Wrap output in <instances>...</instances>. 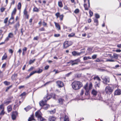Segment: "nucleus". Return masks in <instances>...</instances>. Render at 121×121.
Masks as SVG:
<instances>
[{"label":"nucleus","mask_w":121,"mask_h":121,"mask_svg":"<svg viewBox=\"0 0 121 121\" xmlns=\"http://www.w3.org/2000/svg\"><path fill=\"white\" fill-rule=\"evenodd\" d=\"M54 23L55 24L56 27L58 29V30H60L61 29V27L59 24L56 22H54Z\"/></svg>","instance_id":"4be33fe9"},{"label":"nucleus","mask_w":121,"mask_h":121,"mask_svg":"<svg viewBox=\"0 0 121 121\" xmlns=\"http://www.w3.org/2000/svg\"><path fill=\"white\" fill-rule=\"evenodd\" d=\"M17 11L16 8H14L12 12L11 17L9 21L8 25H11L14 23L13 20L14 19V16L16 14Z\"/></svg>","instance_id":"f03ea898"},{"label":"nucleus","mask_w":121,"mask_h":121,"mask_svg":"<svg viewBox=\"0 0 121 121\" xmlns=\"http://www.w3.org/2000/svg\"><path fill=\"white\" fill-rule=\"evenodd\" d=\"M58 5L60 8H61L63 7V4L61 1H59L58 2Z\"/></svg>","instance_id":"473e14b6"},{"label":"nucleus","mask_w":121,"mask_h":121,"mask_svg":"<svg viewBox=\"0 0 121 121\" xmlns=\"http://www.w3.org/2000/svg\"><path fill=\"white\" fill-rule=\"evenodd\" d=\"M94 80H99L101 81V80L99 77L98 75L95 76L93 78Z\"/></svg>","instance_id":"cd10ccee"},{"label":"nucleus","mask_w":121,"mask_h":121,"mask_svg":"<svg viewBox=\"0 0 121 121\" xmlns=\"http://www.w3.org/2000/svg\"><path fill=\"white\" fill-rule=\"evenodd\" d=\"M89 13L90 17H92L93 15V13L91 10H90L89 11Z\"/></svg>","instance_id":"6e6d98bb"},{"label":"nucleus","mask_w":121,"mask_h":121,"mask_svg":"<svg viewBox=\"0 0 121 121\" xmlns=\"http://www.w3.org/2000/svg\"><path fill=\"white\" fill-rule=\"evenodd\" d=\"M88 85V82H87L83 87V88L85 89V91L89 90Z\"/></svg>","instance_id":"a878e982"},{"label":"nucleus","mask_w":121,"mask_h":121,"mask_svg":"<svg viewBox=\"0 0 121 121\" xmlns=\"http://www.w3.org/2000/svg\"><path fill=\"white\" fill-rule=\"evenodd\" d=\"M97 93V92L94 90H93L92 92V94L94 96H96Z\"/></svg>","instance_id":"e433bc0d"},{"label":"nucleus","mask_w":121,"mask_h":121,"mask_svg":"<svg viewBox=\"0 0 121 121\" xmlns=\"http://www.w3.org/2000/svg\"><path fill=\"white\" fill-rule=\"evenodd\" d=\"M5 9V8H4V7H2L0 9L1 12L3 13Z\"/></svg>","instance_id":"864d4df0"},{"label":"nucleus","mask_w":121,"mask_h":121,"mask_svg":"<svg viewBox=\"0 0 121 121\" xmlns=\"http://www.w3.org/2000/svg\"><path fill=\"white\" fill-rule=\"evenodd\" d=\"M88 6L87 5V4L86 3H84L83 5L84 7L85 10H88V8L90 7V0H88Z\"/></svg>","instance_id":"f8f14e48"},{"label":"nucleus","mask_w":121,"mask_h":121,"mask_svg":"<svg viewBox=\"0 0 121 121\" xmlns=\"http://www.w3.org/2000/svg\"><path fill=\"white\" fill-rule=\"evenodd\" d=\"M4 84L6 86H8L10 84V82L6 81L3 82Z\"/></svg>","instance_id":"4c0bfd02"},{"label":"nucleus","mask_w":121,"mask_h":121,"mask_svg":"<svg viewBox=\"0 0 121 121\" xmlns=\"http://www.w3.org/2000/svg\"><path fill=\"white\" fill-rule=\"evenodd\" d=\"M47 101H44V100H42L39 102V104L40 106L41 107H43L46 105L47 104Z\"/></svg>","instance_id":"f3484780"},{"label":"nucleus","mask_w":121,"mask_h":121,"mask_svg":"<svg viewBox=\"0 0 121 121\" xmlns=\"http://www.w3.org/2000/svg\"><path fill=\"white\" fill-rule=\"evenodd\" d=\"M26 92H24L20 94V96L21 97H22L24 96H25L26 95Z\"/></svg>","instance_id":"3c124183"},{"label":"nucleus","mask_w":121,"mask_h":121,"mask_svg":"<svg viewBox=\"0 0 121 121\" xmlns=\"http://www.w3.org/2000/svg\"><path fill=\"white\" fill-rule=\"evenodd\" d=\"M52 97L53 99H56V94L54 93H51L50 95Z\"/></svg>","instance_id":"79ce46f5"},{"label":"nucleus","mask_w":121,"mask_h":121,"mask_svg":"<svg viewBox=\"0 0 121 121\" xmlns=\"http://www.w3.org/2000/svg\"><path fill=\"white\" fill-rule=\"evenodd\" d=\"M60 36V34H55L54 35V36L56 37H58Z\"/></svg>","instance_id":"680f3d73"},{"label":"nucleus","mask_w":121,"mask_h":121,"mask_svg":"<svg viewBox=\"0 0 121 121\" xmlns=\"http://www.w3.org/2000/svg\"><path fill=\"white\" fill-rule=\"evenodd\" d=\"M56 110L55 109H54L53 110L50 111H49V112L51 114H54L56 112Z\"/></svg>","instance_id":"de8ad7c7"},{"label":"nucleus","mask_w":121,"mask_h":121,"mask_svg":"<svg viewBox=\"0 0 121 121\" xmlns=\"http://www.w3.org/2000/svg\"><path fill=\"white\" fill-rule=\"evenodd\" d=\"M51 98V96L48 93L45 97H44L43 100L44 101H47L48 100L50 99Z\"/></svg>","instance_id":"4468645a"},{"label":"nucleus","mask_w":121,"mask_h":121,"mask_svg":"<svg viewBox=\"0 0 121 121\" xmlns=\"http://www.w3.org/2000/svg\"><path fill=\"white\" fill-rule=\"evenodd\" d=\"M8 17H6L4 19V23L5 24H6L8 22Z\"/></svg>","instance_id":"052dcab7"},{"label":"nucleus","mask_w":121,"mask_h":121,"mask_svg":"<svg viewBox=\"0 0 121 121\" xmlns=\"http://www.w3.org/2000/svg\"><path fill=\"white\" fill-rule=\"evenodd\" d=\"M75 34L74 33H71L69 34L68 36L69 37H71L75 36Z\"/></svg>","instance_id":"37998d69"},{"label":"nucleus","mask_w":121,"mask_h":121,"mask_svg":"<svg viewBox=\"0 0 121 121\" xmlns=\"http://www.w3.org/2000/svg\"><path fill=\"white\" fill-rule=\"evenodd\" d=\"M103 61V60H100L98 58L96 60H95V62H99Z\"/></svg>","instance_id":"603ef678"},{"label":"nucleus","mask_w":121,"mask_h":121,"mask_svg":"<svg viewBox=\"0 0 121 121\" xmlns=\"http://www.w3.org/2000/svg\"><path fill=\"white\" fill-rule=\"evenodd\" d=\"M13 34L12 33H9L8 35V36L10 38H12L13 37Z\"/></svg>","instance_id":"49530a36"},{"label":"nucleus","mask_w":121,"mask_h":121,"mask_svg":"<svg viewBox=\"0 0 121 121\" xmlns=\"http://www.w3.org/2000/svg\"><path fill=\"white\" fill-rule=\"evenodd\" d=\"M41 115H42V113L39 110H38L35 112V116L37 118L39 117Z\"/></svg>","instance_id":"6ab92c4d"},{"label":"nucleus","mask_w":121,"mask_h":121,"mask_svg":"<svg viewBox=\"0 0 121 121\" xmlns=\"http://www.w3.org/2000/svg\"><path fill=\"white\" fill-rule=\"evenodd\" d=\"M91 59V58L89 56H88V57L85 56H84L83 58V60H86L88 59Z\"/></svg>","instance_id":"a18cd8bd"},{"label":"nucleus","mask_w":121,"mask_h":121,"mask_svg":"<svg viewBox=\"0 0 121 121\" xmlns=\"http://www.w3.org/2000/svg\"><path fill=\"white\" fill-rule=\"evenodd\" d=\"M79 12L80 10L79 9H76L75 10L74 13L76 14H78L79 13Z\"/></svg>","instance_id":"c03bdc74"},{"label":"nucleus","mask_w":121,"mask_h":121,"mask_svg":"<svg viewBox=\"0 0 121 121\" xmlns=\"http://www.w3.org/2000/svg\"><path fill=\"white\" fill-rule=\"evenodd\" d=\"M32 108L31 107V106L29 105L27 106L26 108H24V109L27 112L29 111V110L30 109Z\"/></svg>","instance_id":"72a5a7b5"},{"label":"nucleus","mask_w":121,"mask_h":121,"mask_svg":"<svg viewBox=\"0 0 121 121\" xmlns=\"http://www.w3.org/2000/svg\"><path fill=\"white\" fill-rule=\"evenodd\" d=\"M63 9L65 10H69L68 8L66 5L64 6L63 7Z\"/></svg>","instance_id":"774afa93"},{"label":"nucleus","mask_w":121,"mask_h":121,"mask_svg":"<svg viewBox=\"0 0 121 121\" xmlns=\"http://www.w3.org/2000/svg\"><path fill=\"white\" fill-rule=\"evenodd\" d=\"M5 113L4 111V110H2L1 112H0V115H4Z\"/></svg>","instance_id":"e2e57ef3"},{"label":"nucleus","mask_w":121,"mask_h":121,"mask_svg":"<svg viewBox=\"0 0 121 121\" xmlns=\"http://www.w3.org/2000/svg\"><path fill=\"white\" fill-rule=\"evenodd\" d=\"M92 83L91 82H90L89 83V90H90L92 88Z\"/></svg>","instance_id":"8fccbe9b"},{"label":"nucleus","mask_w":121,"mask_h":121,"mask_svg":"<svg viewBox=\"0 0 121 121\" xmlns=\"http://www.w3.org/2000/svg\"><path fill=\"white\" fill-rule=\"evenodd\" d=\"M95 81V86L96 87H99L100 86V82L101 81L99 80H94Z\"/></svg>","instance_id":"a211bd4d"},{"label":"nucleus","mask_w":121,"mask_h":121,"mask_svg":"<svg viewBox=\"0 0 121 121\" xmlns=\"http://www.w3.org/2000/svg\"><path fill=\"white\" fill-rule=\"evenodd\" d=\"M94 25L96 26L99 25V21L97 19H95L94 20Z\"/></svg>","instance_id":"c85d7f7f"},{"label":"nucleus","mask_w":121,"mask_h":121,"mask_svg":"<svg viewBox=\"0 0 121 121\" xmlns=\"http://www.w3.org/2000/svg\"><path fill=\"white\" fill-rule=\"evenodd\" d=\"M36 60L35 59H34L33 60H30L29 62V64L30 65L33 63H34V62H35V60Z\"/></svg>","instance_id":"a19ab883"},{"label":"nucleus","mask_w":121,"mask_h":121,"mask_svg":"<svg viewBox=\"0 0 121 121\" xmlns=\"http://www.w3.org/2000/svg\"><path fill=\"white\" fill-rule=\"evenodd\" d=\"M115 95H120L121 94V89H117V90L115 91L114 93Z\"/></svg>","instance_id":"dca6fc26"},{"label":"nucleus","mask_w":121,"mask_h":121,"mask_svg":"<svg viewBox=\"0 0 121 121\" xmlns=\"http://www.w3.org/2000/svg\"><path fill=\"white\" fill-rule=\"evenodd\" d=\"M23 15L25 18L28 19L30 15L28 13L27 8V7H25L23 11Z\"/></svg>","instance_id":"39448f33"},{"label":"nucleus","mask_w":121,"mask_h":121,"mask_svg":"<svg viewBox=\"0 0 121 121\" xmlns=\"http://www.w3.org/2000/svg\"><path fill=\"white\" fill-rule=\"evenodd\" d=\"M57 119L54 116H49L48 118V121H56Z\"/></svg>","instance_id":"ddd939ff"},{"label":"nucleus","mask_w":121,"mask_h":121,"mask_svg":"<svg viewBox=\"0 0 121 121\" xmlns=\"http://www.w3.org/2000/svg\"><path fill=\"white\" fill-rule=\"evenodd\" d=\"M73 88L75 90H78L82 86V83L80 82L75 81L72 84Z\"/></svg>","instance_id":"f257e3e1"},{"label":"nucleus","mask_w":121,"mask_h":121,"mask_svg":"<svg viewBox=\"0 0 121 121\" xmlns=\"http://www.w3.org/2000/svg\"><path fill=\"white\" fill-rule=\"evenodd\" d=\"M4 106L3 104H2L0 105V110H4Z\"/></svg>","instance_id":"09e8293b"},{"label":"nucleus","mask_w":121,"mask_h":121,"mask_svg":"<svg viewBox=\"0 0 121 121\" xmlns=\"http://www.w3.org/2000/svg\"><path fill=\"white\" fill-rule=\"evenodd\" d=\"M112 88L109 86H106L105 87V92L107 94H111L113 91Z\"/></svg>","instance_id":"7ed1b4c3"},{"label":"nucleus","mask_w":121,"mask_h":121,"mask_svg":"<svg viewBox=\"0 0 121 121\" xmlns=\"http://www.w3.org/2000/svg\"><path fill=\"white\" fill-rule=\"evenodd\" d=\"M42 116V115L37 118L39 121H43L46 120V119L43 117Z\"/></svg>","instance_id":"bb28decb"},{"label":"nucleus","mask_w":121,"mask_h":121,"mask_svg":"<svg viewBox=\"0 0 121 121\" xmlns=\"http://www.w3.org/2000/svg\"><path fill=\"white\" fill-rule=\"evenodd\" d=\"M35 121V119L34 118V115L33 114H32L30 116L28 119V121Z\"/></svg>","instance_id":"412c9836"},{"label":"nucleus","mask_w":121,"mask_h":121,"mask_svg":"<svg viewBox=\"0 0 121 121\" xmlns=\"http://www.w3.org/2000/svg\"><path fill=\"white\" fill-rule=\"evenodd\" d=\"M55 16L57 18H59V20L60 21H62L63 20V18L64 17V15L63 14H62L60 15V13L59 12H58L56 13Z\"/></svg>","instance_id":"423d86ee"},{"label":"nucleus","mask_w":121,"mask_h":121,"mask_svg":"<svg viewBox=\"0 0 121 121\" xmlns=\"http://www.w3.org/2000/svg\"><path fill=\"white\" fill-rule=\"evenodd\" d=\"M38 70H34L30 72V73L31 75L32 76L35 73H41L43 71L42 69H41L40 68H38Z\"/></svg>","instance_id":"0eeeda50"},{"label":"nucleus","mask_w":121,"mask_h":121,"mask_svg":"<svg viewBox=\"0 0 121 121\" xmlns=\"http://www.w3.org/2000/svg\"><path fill=\"white\" fill-rule=\"evenodd\" d=\"M85 91H86L85 94V99H87V98H89L90 97V90H87Z\"/></svg>","instance_id":"aec40b11"},{"label":"nucleus","mask_w":121,"mask_h":121,"mask_svg":"<svg viewBox=\"0 0 121 121\" xmlns=\"http://www.w3.org/2000/svg\"><path fill=\"white\" fill-rule=\"evenodd\" d=\"M34 68V67L33 66H31L28 70V71L30 72Z\"/></svg>","instance_id":"4d7b16f0"},{"label":"nucleus","mask_w":121,"mask_h":121,"mask_svg":"<svg viewBox=\"0 0 121 121\" xmlns=\"http://www.w3.org/2000/svg\"><path fill=\"white\" fill-rule=\"evenodd\" d=\"M64 119V121H69V117L67 115H65Z\"/></svg>","instance_id":"c9c22d12"},{"label":"nucleus","mask_w":121,"mask_h":121,"mask_svg":"<svg viewBox=\"0 0 121 121\" xmlns=\"http://www.w3.org/2000/svg\"><path fill=\"white\" fill-rule=\"evenodd\" d=\"M84 91H85L84 89H82L81 90L80 93V95L82 97V95L84 94Z\"/></svg>","instance_id":"ea45409f"},{"label":"nucleus","mask_w":121,"mask_h":121,"mask_svg":"<svg viewBox=\"0 0 121 121\" xmlns=\"http://www.w3.org/2000/svg\"><path fill=\"white\" fill-rule=\"evenodd\" d=\"M20 26V24L19 22H17L16 24L15 25L14 27L15 28H17L18 27H19Z\"/></svg>","instance_id":"5fc2aeb1"},{"label":"nucleus","mask_w":121,"mask_h":121,"mask_svg":"<svg viewBox=\"0 0 121 121\" xmlns=\"http://www.w3.org/2000/svg\"><path fill=\"white\" fill-rule=\"evenodd\" d=\"M43 109L45 110H47L50 107V105L49 104H46V105H44L43 106Z\"/></svg>","instance_id":"58836bf2"},{"label":"nucleus","mask_w":121,"mask_h":121,"mask_svg":"<svg viewBox=\"0 0 121 121\" xmlns=\"http://www.w3.org/2000/svg\"><path fill=\"white\" fill-rule=\"evenodd\" d=\"M12 86V85H11L8 87H7L6 88V89L5 90V91L6 92H7L8 91L10 88H11Z\"/></svg>","instance_id":"13d9d810"},{"label":"nucleus","mask_w":121,"mask_h":121,"mask_svg":"<svg viewBox=\"0 0 121 121\" xmlns=\"http://www.w3.org/2000/svg\"><path fill=\"white\" fill-rule=\"evenodd\" d=\"M65 115H66L65 114L61 113L60 114V120H61L62 119H63L65 117Z\"/></svg>","instance_id":"2f4dec72"},{"label":"nucleus","mask_w":121,"mask_h":121,"mask_svg":"<svg viewBox=\"0 0 121 121\" xmlns=\"http://www.w3.org/2000/svg\"><path fill=\"white\" fill-rule=\"evenodd\" d=\"M8 99L4 101V104L5 105H7L11 103V101L10 100H8Z\"/></svg>","instance_id":"393cba45"},{"label":"nucleus","mask_w":121,"mask_h":121,"mask_svg":"<svg viewBox=\"0 0 121 121\" xmlns=\"http://www.w3.org/2000/svg\"><path fill=\"white\" fill-rule=\"evenodd\" d=\"M7 109L8 112L11 111L12 109V106L11 105H9L7 107Z\"/></svg>","instance_id":"c756f323"},{"label":"nucleus","mask_w":121,"mask_h":121,"mask_svg":"<svg viewBox=\"0 0 121 121\" xmlns=\"http://www.w3.org/2000/svg\"><path fill=\"white\" fill-rule=\"evenodd\" d=\"M9 52L12 55L13 53V51L11 49H9Z\"/></svg>","instance_id":"338daca9"},{"label":"nucleus","mask_w":121,"mask_h":121,"mask_svg":"<svg viewBox=\"0 0 121 121\" xmlns=\"http://www.w3.org/2000/svg\"><path fill=\"white\" fill-rule=\"evenodd\" d=\"M97 56L96 54H94L92 56L91 58L93 59H95L96 58Z\"/></svg>","instance_id":"bf43d9fd"},{"label":"nucleus","mask_w":121,"mask_h":121,"mask_svg":"<svg viewBox=\"0 0 121 121\" xmlns=\"http://www.w3.org/2000/svg\"><path fill=\"white\" fill-rule=\"evenodd\" d=\"M56 83L59 88H62L64 86V83L62 81L58 80L56 81Z\"/></svg>","instance_id":"9d476101"},{"label":"nucleus","mask_w":121,"mask_h":121,"mask_svg":"<svg viewBox=\"0 0 121 121\" xmlns=\"http://www.w3.org/2000/svg\"><path fill=\"white\" fill-rule=\"evenodd\" d=\"M18 74L17 73H14L12 75L11 78L12 81H16L17 77Z\"/></svg>","instance_id":"2eb2a0df"},{"label":"nucleus","mask_w":121,"mask_h":121,"mask_svg":"<svg viewBox=\"0 0 121 121\" xmlns=\"http://www.w3.org/2000/svg\"><path fill=\"white\" fill-rule=\"evenodd\" d=\"M22 7V4L21 2H19L17 5V8L20 11Z\"/></svg>","instance_id":"7c9ffc66"},{"label":"nucleus","mask_w":121,"mask_h":121,"mask_svg":"<svg viewBox=\"0 0 121 121\" xmlns=\"http://www.w3.org/2000/svg\"><path fill=\"white\" fill-rule=\"evenodd\" d=\"M59 103L61 104H63V102L64 101V99L62 98H60L58 99Z\"/></svg>","instance_id":"b1692460"},{"label":"nucleus","mask_w":121,"mask_h":121,"mask_svg":"<svg viewBox=\"0 0 121 121\" xmlns=\"http://www.w3.org/2000/svg\"><path fill=\"white\" fill-rule=\"evenodd\" d=\"M80 61V59L78 58L73 60H71L70 61V62H71L72 65H73L78 64Z\"/></svg>","instance_id":"1a4fd4ad"},{"label":"nucleus","mask_w":121,"mask_h":121,"mask_svg":"<svg viewBox=\"0 0 121 121\" xmlns=\"http://www.w3.org/2000/svg\"><path fill=\"white\" fill-rule=\"evenodd\" d=\"M43 25L44 26L48 27L47 23L46 22L44 21L43 22Z\"/></svg>","instance_id":"69168bd1"},{"label":"nucleus","mask_w":121,"mask_h":121,"mask_svg":"<svg viewBox=\"0 0 121 121\" xmlns=\"http://www.w3.org/2000/svg\"><path fill=\"white\" fill-rule=\"evenodd\" d=\"M6 62L3 64L1 68H2L4 69L6 66Z\"/></svg>","instance_id":"0e129e2a"},{"label":"nucleus","mask_w":121,"mask_h":121,"mask_svg":"<svg viewBox=\"0 0 121 121\" xmlns=\"http://www.w3.org/2000/svg\"><path fill=\"white\" fill-rule=\"evenodd\" d=\"M72 44V42L70 41H65L63 44L64 48H66L71 45Z\"/></svg>","instance_id":"20e7f679"},{"label":"nucleus","mask_w":121,"mask_h":121,"mask_svg":"<svg viewBox=\"0 0 121 121\" xmlns=\"http://www.w3.org/2000/svg\"><path fill=\"white\" fill-rule=\"evenodd\" d=\"M18 115V113L17 111H13L12 113L11 118L12 120H14L16 119Z\"/></svg>","instance_id":"6e6552de"},{"label":"nucleus","mask_w":121,"mask_h":121,"mask_svg":"<svg viewBox=\"0 0 121 121\" xmlns=\"http://www.w3.org/2000/svg\"><path fill=\"white\" fill-rule=\"evenodd\" d=\"M8 55L6 53H5L2 58V60H5L7 58Z\"/></svg>","instance_id":"5701e85b"},{"label":"nucleus","mask_w":121,"mask_h":121,"mask_svg":"<svg viewBox=\"0 0 121 121\" xmlns=\"http://www.w3.org/2000/svg\"><path fill=\"white\" fill-rule=\"evenodd\" d=\"M33 12H38L39 10L36 7H35L33 9Z\"/></svg>","instance_id":"f704fd0d"},{"label":"nucleus","mask_w":121,"mask_h":121,"mask_svg":"<svg viewBox=\"0 0 121 121\" xmlns=\"http://www.w3.org/2000/svg\"><path fill=\"white\" fill-rule=\"evenodd\" d=\"M103 82L106 84H108L109 82V78L105 76L102 78Z\"/></svg>","instance_id":"9b49d317"}]
</instances>
